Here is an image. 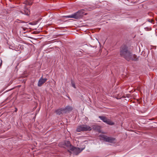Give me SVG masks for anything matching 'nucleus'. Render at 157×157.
<instances>
[{"label":"nucleus","instance_id":"8","mask_svg":"<svg viewBox=\"0 0 157 157\" xmlns=\"http://www.w3.org/2000/svg\"><path fill=\"white\" fill-rule=\"evenodd\" d=\"M47 78H43V76H42L39 79L38 83V86L40 87L42 86L43 85L44 83L47 81Z\"/></svg>","mask_w":157,"mask_h":157},{"label":"nucleus","instance_id":"6","mask_svg":"<svg viewBox=\"0 0 157 157\" xmlns=\"http://www.w3.org/2000/svg\"><path fill=\"white\" fill-rule=\"evenodd\" d=\"M99 118L104 122L109 125H113L114 123L110 120L108 119L107 117L103 116H99Z\"/></svg>","mask_w":157,"mask_h":157},{"label":"nucleus","instance_id":"17","mask_svg":"<svg viewBox=\"0 0 157 157\" xmlns=\"http://www.w3.org/2000/svg\"><path fill=\"white\" fill-rule=\"evenodd\" d=\"M0 61H1L0 64V67L2 66V61L1 59H0Z\"/></svg>","mask_w":157,"mask_h":157},{"label":"nucleus","instance_id":"14","mask_svg":"<svg viewBox=\"0 0 157 157\" xmlns=\"http://www.w3.org/2000/svg\"><path fill=\"white\" fill-rule=\"evenodd\" d=\"M63 17H66V18H73L72 14H71V15H70L63 16Z\"/></svg>","mask_w":157,"mask_h":157},{"label":"nucleus","instance_id":"3","mask_svg":"<svg viewBox=\"0 0 157 157\" xmlns=\"http://www.w3.org/2000/svg\"><path fill=\"white\" fill-rule=\"evenodd\" d=\"M92 128L91 127L86 124H82L78 126L77 128V131L80 132L81 131H90Z\"/></svg>","mask_w":157,"mask_h":157},{"label":"nucleus","instance_id":"9","mask_svg":"<svg viewBox=\"0 0 157 157\" xmlns=\"http://www.w3.org/2000/svg\"><path fill=\"white\" fill-rule=\"evenodd\" d=\"M21 12L28 16L29 15L30 13V10L26 6L24 7L23 10L21 11Z\"/></svg>","mask_w":157,"mask_h":157},{"label":"nucleus","instance_id":"21","mask_svg":"<svg viewBox=\"0 0 157 157\" xmlns=\"http://www.w3.org/2000/svg\"><path fill=\"white\" fill-rule=\"evenodd\" d=\"M85 118H86V121H87V120H88V118H87V117H86Z\"/></svg>","mask_w":157,"mask_h":157},{"label":"nucleus","instance_id":"20","mask_svg":"<svg viewBox=\"0 0 157 157\" xmlns=\"http://www.w3.org/2000/svg\"><path fill=\"white\" fill-rule=\"evenodd\" d=\"M154 21L153 20H152V19L151 20V21L152 22V23H153V22Z\"/></svg>","mask_w":157,"mask_h":157},{"label":"nucleus","instance_id":"5","mask_svg":"<svg viewBox=\"0 0 157 157\" xmlns=\"http://www.w3.org/2000/svg\"><path fill=\"white\" fill-rule=\"evenodd\" d=\"M102 138L103 140L109 143H115L117 141L115 138L112 137H109L105 135H103Z\"/></svg>","mask_w":157,"mask_h":157},{"label":"nucleus","instance_id":"10","mask_svg":"<svg viewBox=\"0 0 157 157\" xmlns=\"http://www.w3.org/2000/svg\"><path fill=\"white\" fill-rule=\"evenodd\" d=\"M66 109L67 112H69L70 111H71L73 109L72 107L70 105L67 106H66L65 107Z\"/></svg>","mask_w":157,"mask_h":157},{"label":"nucleus","instance_id":"2","mask_svg":"<svg viewBox=\"0 0 157 157\" xmlns=\"http://www.w3.org/2000/svg\"><path fill=\"white\" fill-rule=\"evenodd\" d=\"M84 11L83 9H82L72 14L73 18L77 19L82 18L84 15L86 14Z\"/></svg>","mask_w":157,"mask_h":157},{"label":"nucleus","instance_id":"11","mask_svg":"<svg viewBox=\"0 0 157 157\" xmlns=\"http://www.w3.org/2000/svg\"><path fill=\"white\" fill-rule=\"evenodd\" d=\"M56 113L58 115H60L61 114H62V110L61 109H58L56 111Z\"/></svg>","mask_w":157,"mask_h":157},{"label":"nucleus","instance_id":"18","mask_svg":"<svg viewBox=\"0 0 157 157\" xmlns=\"http://www.w3.org/2000/svg\"><path fill=\"white\" fill-rule=\"evenodd\" d=\"M148 21L149 22H151V23H152V22L151 21V20H150V19H148Z\"/></svg>","mask_w":157,"mask_h":157},{"label":"nucleus","instance_id":"1","mask_svg":"<svg viewBox=\"0 0 157 157\" xmlns=\"http://www.w3.org/2000/svg\"><path fill=\"white\" fill-rule=\"evenodd\" d=\"M119 52L121 57L127 61H137L139 60L136 55L133 54L130 48L125 45H123L120 47Z\"/></svg>","mask_w":157,"mask_h":157},{"label":"nucleus","instance_id":"23","mask_svg":"<svg viewBox=\"0 0 157 157\" xmlns=\"http://www.w3.org/2000/svg\"><path fill=\"white\" fill-rule=\"evenodd\" d=\"M29 24H32V23H30Z\"/></svg>","mask_w":157,"mask_h":157},{"label":"nucleus","instance_id":"7","mask_svg":"<svg viewBox=\"0 0 157 157\" xmlns=\"http://www.w3.org/2000/svg\"><path fill=\"white\" fill-rule=\"evenodd\" d=\"M85 147V146H83L82 148L76 147H72L71 148V150L74 151L75 154L76 155H78L80 153Z\"/></svg>","mask_w":157,"mask_h":157},{"label":"nucleus","instance_id":"16","mask_svg":"<svg viewBox=\"0 0 157 157\" xmlns=\"http://www.w3.org/2000/svg\"><path fill=\"white\" fill-rule=\"evenodd\" d=\"M145 29L147 31L151 30V27H146L145 28Z\"/></svg>","mask_w":157,"mask_h":157},{"label":"nucleus","instance_id":"13","mask_svg":"<svg viewBox=\"0 0 157 157\" xmlns=\"http://www.w3.org/2000/svg\"><path fill=\"white\" fill-rule=\"evenodd\" d=\"M71 84L72 86L73 87L75 88H76L75 83L74 81L72 79H71Z\"/></svg>","mask_w":157,"mask_h":157},{"label":"nucleus","instance_id":"12","mask_svg":"<svg viewBox=\"0 0 157 157\" xmlns=\"http://www.w3.org/2000/svg\"><path fill=\"white\" fill-rule=\"evenodd\" d=\"M62 114H65L67 113V112L66 109L65 108H61Z\"/></svg>","mask_w":157,"mask_h":157},{"label":"nucleus","instance_id":"15","mask_svg":"<svg viewBox=\"0 0 157 157\" xmlns=\"http://www.w3.org/2000/svg\"><path fill=\"white\" fill-rule=\"evenodd\" d=\"M98 127V126L97 125H94L93 126V128L95 130L97 129Z\"/></svg>","mask_w":157,"mask_h":157},{"label":"nucleus","instance_id":"19","mask_svg":"<svg viewBox=\"0 0 157 157\" xmlns=\"http://www.w3.org/2000/svg\"><path fill=\"white\" fill-rule=\"evenodd\" d=\"M17 110V109L16 108H15V112H16Z\"/></svg>","mask_w":157,"mask_h":157},{"label":"nucleus","instance_id":"22","mask_svg":"<svg viewBox=\"0 0 157 157\" xmlns=\"http://www.w3.org/2000/svg\"><path fill=\"white\" fill-rule=\"evenodd\" d=\"M23 29H24V30H25V28H23Z\"/></svg>","mask_w":157,"mask_h":157},{"label":"nucleus","instance_id":"4","mask_svg":"<svg viewBox=\"0 0 157 157\" xmlns=\"http://www.w3.org/2000/svg\"><path fill=\"white\" fill-rule=\"evenodd\" d=\"M59 146L61 147H64V148H68L71 150V148L72 147H74L71 144L70 141L68 140H65L63 142L59 143Z\"/></svg>","mask_w":157,"mask_h":157}]
</instances>
